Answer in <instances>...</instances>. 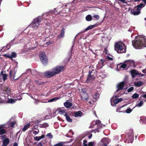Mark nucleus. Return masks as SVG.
<instances>
[{
    "label": "nucleus",
    "mask_w": 146,
    "mask_h": 146,
    "mask_svg": "<svg viewBox=\"0 0 146 146\" xmlns=\"http://www.w3.org/2000/svg\"><path fill=\"white\" fill-rule=\"evenodd\" d=\"M6 133L5 129H4V127L3 125L0 126V135H2Z\"/></svg>",
    "instance_id": "nucleus-18"
},
{
    "label": "nucleus",
    "mask_w": 146,
    "mask_h": 146,
    "mask_svg": "<svg viewBox=\"0 0 146 146\" xmlns=\"http://www.w3.org/2000/svg\"><path fill=\"white\" fill-rule=\"evenodd\" d=\"M41 20L40 17L34 19L30 24L32 28H37L40 25Z\"/></svg>",
    "instance_id": "nucleus-3"
},
{
    "label": "nucleus",
    "mask_w": 146,
    "mask_h": 146,
    "mask_svg": "<svg viewBox=\"0 0 146 146\" xmlns=\"http://www.w3.org/2000/svg\"><path fill=\"white\" fill-rule=\"evenodd\" d=\"M9 76L10 78H12L13 76L12 72L11 70L9 72Z\"/></svg>",
    "instance_id": "nucleus-51"
},
{
    "label": "nucleus",
    "mask_w": 146,
    "mask_h": 146,
    "mask_svg": "<svg viewBox=\"0 0 146 146\" xmlns=\"http://www.w3.org/2000/svg\"><path fill=\"white\" fill-rule=\"evenodd\" d=\"M15 123H16V122L15 121H13V122H12L10 124V126L11 127H14V125Z\"/></svg>",
    "instance_id": "nucleus-42"
},
{
    "label": "nucleus",
    "mask_w": 146,
    "mask_h": 146,
    "mask_svg": "<svg viewBox=\"0 0 146 146\" xmlns=\"http://www.w3.org/2000/svg\"><path fill=\"white\" fill-rule=\"evenodd\" d=\"M9 139L7 138H5L3 141V145L4 146H6L9 144Z\"/></svg>",
    "instance_id": "nucleus-20"
},
{
    "label": "nucleus",
    "mask_w": 146,
    "mask_h": 146,
    "mask_svg": "<svg viewBox=\"0 0 146 146\" xmlns=\"http://www.w3.org/2000/svg\"><path fill=\"white\" fill-rule=\"evenodd\" d=\"M1 139H5V138L6 137V136H5V135H2V136H1Z\"/></svg>",
    "instance_id": "nucleus-56"
},
{
    "label": "nucleus",
    "mask_w": 146,
    "mask_h": 146,
    "mask_svg": "<svg viewBox=\"0 0 146 146\" xmlns=\"http://www.w3.org/2000/svg\"><path fill=\"white\" fill-rule=\"evenodd\" d=\"M64 144V142H60L58 143L55 144L53 146H63Z\"/></svg>",
    "instance_id": "nucleus-35"
},
{
    "label": "nucleus",
    "mask_w": 146,
    "mask_h": 146,
    "mask_svg": "<svg viewBox=\"0 0 146 146\" xmlns=\"http://www.w3.org/2000/svg\"><path fill=\"white\" fill-rule=\"evenodd\" d=\"M125 63H126L127 69L132 67L135 68L136 66V65L135 64V62L133 60H127L125 61Z\"/></svg>",
    "instance_id": "nucleus-7"
},
{
    "label": "nucleus",
    "mask_w": 146,
    "mask_h": 146,
    "mask_svg": "<svg viewBox=\"0 0 146 146\" xmlns=\"http://www.w3.org/2000/svg\"><path fill=\"white\" fill-rule=\"evenodd\" d=\"M142 72L143 73L146 74V69H145L142 70Z\"/></svg>",
    "instance_id": "nucleus-58"
},
{
    "label": "nucleus",
    "mask_w": 146,
    "mask_h": 146,
    "mask_svg": "<svg viewBox=\"0 0 146 146\" xmlns=\"http://www.w3.org/2000/svg\"><path fill=\"white\" fill-rule=\"evenodd\" d=\"M58 110L59 111V113L60 114L64 115L65 116V114H67L64 110H62L60 108H58Z\"/></svg>",
    "instance_id": "nucleus-24"
},
{
    "label": "nucleus",
    "mask_w": 146,
    "mask_h": 146,
    "mask_svg": "<svg viewBox=\"0 0 146 146\" xmlns=\"http://www.w3.org/2000/svg\"><path fill=\"white\" fill-rule=\"evenodd\" d=\"M1 75L3 76V81H5L7 79V74H3V72L2 71L1 72Z\"/></svg>",
    "instance_id": "nucleus-21"
},
{
    "label": "nucleus",
    "mask_w": 146,
    "mask_h": 146,
    "mask_svg": "<svg viewBox=\"0 0 146 146\" xmlns=\"http://www.w3.org/2000/svg\"><path fill=\"white\" fill-rule=\"evenodd\" d=\"M65 29L64 28H62L61 32L60 34L58 36V38H61L64 37V34Z\"/></svg>",
    "instance_id": "nucleus-19"
},
{
    "label": "nucleus",
    "mask_w": 146,
    "mask_h": 146,
    "mask_svg": "<svg viewBox=\"0 0 146 146\" xmlns=\"http://www.w3.org/2000/svg\"><path fill=\"white\" fill-rule=\"evenodd\" d=\"M86 19L88 21H90L92 20V17L90 15H88L86 17Z\"/></svg>",
    "instance_id": "nucleus-30"
},
{
    "label": "nucleus",
    "mask_w": 146,
    "mask_h": 146,
    "mask_svg": "<svg viewBox=\"0 0 146 146\" xmlns=\"http://www.w3.org/2000/svg\"><path fill=\"white\" fill-rule=\"evenodd\" d=\"M7 47H9L7 48V49H9L10 47V46L9 44H8L7 45L6 48H7Z\"/></svg>",
    "instance_id": "nucleus-55"
},
{
    "label": "nucleus",
    "mask_w": 146,
    "mask_h": 146,
    "mask_svg": "<svg viewBox=\"0 0 146 146\" xmlns=\"http://www.w3.org/2000/svg\"><path fill=\"white\" fill-rule=\"evenodd\" d=\"M139 94L137 93H135L131 97L133 99H136L138 98L139 97Z\"/></svg>",
    "instance_id": "nucleus-32"
},
{
    "label": "nucleus",
    "mask_w": 146,
    "mask_h": 146,
    "mask_svg": "<svg viewBox=\"0 0 146 146\" xmlns=\"http://www.w3.org/2000/svg\"><path fill=\"white\" fill-rule=\"evenodd\" d=\"M143 104V102L142 101H141L138 104V106L139 107L141 106Z\"/></svg>",
    "instance_id": "nucleus-50"
},
{
    "label": "nucleus",
    "mask_w": 146,
    "mask_h": 146,
    "mask_svg": "<svg viewBox=\"0 0 146 146\" xmlns=\"http://www.w3.org/2000/svg\"><path fill=\"white\" fill-rule=\"evenodd\" d=\"M34 139L35 140L38 141L41 139L40 136H36L34 137Z\"/></svg>",
    "instance_id": "nucleus-46"
},
{
    "label": "nucleus",
    "mask_w": 146,
    "mask_h": 146,
    "mask_svg": "<svg viewBox=\"0 0 146 146\" xmlns=\"http://www.w3.org/2000/svg\"><path fill=\"white\" fill-rule=\"evenodd\" d=\"M93 71H94V70H93L91 71L90 70L89 71L88 76L86 81V83H88L89 82L92 78V75L91 73Z\"/></svg>",
    "instance_id": "nucleus-13"
},
{
    "label": "nucleus",
    "mask_w": 146,
    "mask_h": 146,
    "mask_svg": "<svg viewBox=\"0 0 146 146\" xmlns=\"http://www.w3.org/2000/svg\"><path fill=\"white\" fill-rule=\"evenodd\" d=\"M131 13L134 15H137L140 13V11L137 8L135 7L131 11Z\"/></svg>",
    "instance_id": "nucleus-10"
},
{
    "label": "nucleus",
    "mask_w": 146,
    "mask_h": 146,
    "mask_svg": "<svg viewBox=\"0 0 146 146\" xmlns=\"http://www.w3.org/2000/svg\"><path fill=\"white\" fill-rule=\"evenodd\" d=\"M105 61V60L104 59H101L100 60L99 63L100 64H101L102 66L104 65V62Z\"/></svg>",
    "instance_id": "nucleus-38"
},
{
    "label": "nucleus",
    "mask_w": 146,
    "mask_h": 146,
    "mask_svg": "<svg viewBox=\"0 0 146 146\" xmlns=\"http://www.w3.org/2000/svg\"><path fill=\"white\" fill-rule=\"evenodd\" d=\"M132 110L129 108H127L125 111V112L127 113H130L132 111Z\"/></svg>",
    "instance_id": "nucleus-43"
},
{
    "label": "nucleus",
    "mask_w": 146,
    "mask_h": 146,
    "mask_svg": "<svg viewBox=\"0 0 146 146\" xmlns=\"http://www.w3.org/2000/svg\"><path fill=\"white\" fill-rule=\"evenodd\" d=\"M97 94L96 93L94 94V95L93 96V99H94L95 100H96L97 99Z\"/></svg>",
    "instance_id": "nucleus-47"
},
{
    "label": "nucleus",
    "mask_w": 146,
    "mask_h": 146,
    "mask_svg": "<svg viewBox=\"0 0 146 146\" xmlns=\"http://www.w3.org/2000/svg\"><path fill=\"white\" fill-rule=\"evenodd\" d=\"M40 138L41 139L44 138V135H42L41 136H40Z\"/></svg>",
    "instance_id": "nucleus-62"
},
{
    "label": "nucleus",
    "mask_w": 146,
    "mask_h": 146,
    "mask_svg": "<svg viewBox=\"0 0 146 146\" xmlns=\"http://www.w3.org/2000/svg\"><path fill=\"white\" fill-rule=\"evenodd\" d=\"M16 100H15L12 99H9L7 103H13L15 102Z\"/></svg>",
    "instance_id": "nucleus-36"
},
{
    "label": "nucleus",
    "mask_w": 146,
    "mask_h": 146,
    "mask_svg": "<svg viewBox=\"0 0 146 146\" xmlns=\"http://www.w3.org/2000/svg\"><path fill=\"white\" fill-rule=\"evenodd\" d=\"M39 56L42 64L46 66L48 63V58L45 52H41L39 54Z\"/></svg>",
    "instance_id": "nucleus-4"
},
{
    "label": "nucleus",
    "mask_w": 146,
    "mask_h": 146,
    "mask_svg": "<svg viewBox=\"0 0 146 146\" xmlns=\"http://www.w3.org/2000/svg\"><path fill=\"white\" fill-rule=\"evenodd\" d=\"M13 146H18V144L17 143H15Z\"/></svg>",
    "instance_id": "nucleus-63"
},
{
    "label": "nucleus",
    "mask_w": 146,
    "mask_h": 146,
    "mask_svg": "<svg viewBox=\"0 0 146 146\" xmlns=\"http://www.w3.org/2000/svg\"><path fill=\"white\" fill-rule=\"evenodd\" d=\"M48 126V125L46 123H44L42 124L41 125L40 127L41 128H46Z\"/></svg>",
    "instance_id": "nucleus-37"
},
{
    "label": "nucleus",
    "mask_w": 146,
    "mask_h": 146,
    "mask_svg": "<svg viewBox=\"0 0 146 146\" xmlns=\"http://www.w3.org/2000/svg\"><path fill=\"white\" fill-rule=\"evenodd\" d=\"M61 98V97L60 96L58 97H57L54 98H52L50 100H49L48 101V102H52L53 101H55L58 100L59 99H60Z\"/></svg>",
    "instance_id": "nucleus-26"
},
{
    "label": "nucleus",
    "mask_w": 146,
    "mask_h": 146,
    "mask_svg": "<svg viewBox=\"0 0 146 146\" xmlns=\"http://www.w3.org/2000/svg\"><path fill=\"white\" fill-rule=\"evenodd\" d=\"M30 126V124L29 123L25 125L23 129V131H25Z\"/></svg>",
    "instance_id": "nucleus-31"
},
{
    "label": "nucleus",
    "mask_w": 146,
    "mask_h": 146,
    "mask_svg": "<svg viewBox=\"0 0 146 146\" xmlns=\"http://www.w3.org/2000/svg\"><path fill=\"white\" fill-rule=\"evenodd\" d=\"M82 112L80 111H78L75 112L74 113V116L76 117H81L82 115Z\"/></svg>",
    "instance_id": "nucleus-22"
},
{
    "label": "nucleus",
    "mask_w": 146,
    "mask_h": 146,
    "mask_svg": "<svg viewBox=\"0 0 146 146\" xmlns=\"http://www.w3.org/2000/svg\"><path fill=\"white\" fill-rule=\"evenodd\" d=\"M68 100H67L64 103V106L67 108H70L72 106V103L69 102Z\"/></svg>",
    "instance_id": "nucleus-15"
},
{
    "label": "nucleus",
    "mask_w": 146,
    "mask_h": 146,
    "mask_svg": "<svg viewBox=\"0 0 146 146\" xmlns=\"http://www.w3.org/2000/svg\"><path fill=\"white\" fill-rule=\"evenodd\" d=\"M39 132V131L38 130V131H33V133L34 134H35V135L38 134Z\"/></svg>",
    "instance_id": "nucleus-52"
},
{
    "label": "nucleus",
    "mask_w": 146,
    "mask_h": 146,
    "mask_svg": "<svg viewBox=\"0 0 146 146\" xmlns=\"http://www.w3.org/2000/svg\"><path fill=\"white\" fill-rule=\"evenodd\" d=\"M35 82L37 84L39 85H41L43 84V83H45V82H43L41 81L40 80H35Z\"/></svg>",
    "instance_id": "nucleus-39"
},
{
    "label": "nucleus",
    "mask_w": 146,
    "mask_h": 146,
    "mask_svg": "<svg viewBox=\"0 0 146 146\" xmlns=\"http://www.w3.org/2000/svg\"><path fill=\"white\" fill-rule=\"evenodd\" d=\"M46 136L48 137L50 139H52L53 138V135L51 134V133H50L47 134Z\"/></svg>",
    "instance_id": "nucleus-44"
},
{
    "label": "nucleus",
    "mask_w": 146,
    "mask_h": 146,
    "mask_svg": "<svg viewBox=\"0 0 146 146\" xmlns=\"http://www.w3.org/2000/svg\"><path fill=\"white\" fill-rule=\"evenodd\" d=\"M66 119L67 121L69 122H71L72 121V119L67 114H65Z\"/></svg>",
    "instance_id": "nucleus-27"
},
{
    "label": "nucleus",
    "mask_w": 146,
    "mask_h": 146,
    "mask_svg": "<svg viewBox=\"0 0 146 146\" xmlns=\"http://www.w3.org/2000/svg\"><path fill=\"white\" fill-rule=\"evenodd\" d=\"M5 56L8 58H10L12 60H13V58H12V57H11V55L9 54H5Z\"/></svg>",
    "instance_id": "nucleus-48"
},
{
    "label": "nucleus",
    "mask_w": 146,
    "mask_h": 146,
    "mask_svg": "<svg viewBox=\"0 0 146 146\" xmlns=\"http://www.w3.org/2000/svg\"><path fill=\"white\" fill-rule=\"evenodd\" d=\"M121 2H122L123 3H126V2H125V0H119Z\"/></svg>",
    "instance_id": "nucleus-54"
},
{
    "label": "nucleus",
    "mask_w": 146,
    "mask_h": 146,
    "mask_svg": "<svg viewBox=\"0 0 146 146\" xmlns=\"http://www.w3.org/2000/svg\"><path fill=\"white\" fill-rule=\"evenodd\" d=\"M96 26V25H92L91 26L88 27L84 31H81L80 33H83L84 32L87 31L88 30H90L91 29H92L95 27Z\"/></svg>",
    "instance_id": "nucleus-17"
},
{
    "label": "nucleus",
    "mask_w": 146,
    "mask_h": 146,
    "mask_svg": "<svg viewBox=\"0 0 146 146\" xmlns=\"http://www.w3.org/2000/svg\"><path fill=\"white\" fill-rule=\"evenodd\" d=\"M120 67V68H119V69H120L121 68H123V69H125L126 68V69H127L126 63H125V61L124 62V63H123L122 64Z\"/></svg>",
    "instance_id": "nucleus-28"
},
{
    "label": "nucleus",
    "mask_w": 146,
    "mask_h": 146,
    "mask_svg": "<svg viewBox=\"0 0 146 146\" xmlns=\"http://www.w3.org/2000/svg\"><path fill=\"white\" fill-rule=\"evenodd\" d=\"M71 9H70V8H66L65 9H64L62 11L59 12V13L58 14H61V13H67L70 11V10Z\"/></svg>",
    "instance_id": "nucleus-16"
},
{
    "label": "nucleus",
    "mask_w": 146,
    "mask_h": 146,
    "mask_svg": "<svg viewBox=\"0 0 146 146\" xmlns=\"http://www.w3.org/2000/svg\"><path fill=\"white\" fill-rule=\"evenodd\" d=\"M122 100L123 99L121 98H116L113 100V102L115 104H116Z\"/></svg>",
    "instance_id": "nucleus-25"
},
{
    "label": "nucleus",
    "mask_w": 146,
    "mask_h": 146,
    "mask_svg": "<svg viewBox=\"0 0 146 146\" xmlns=\"http://www.w3.org/2000/svg\"><path fill=\"white\" fill-rule=\"evenodd\" d=\"M127 135L128 138L126 139V140L128 143H132L134 138L133 130L130 129L129 132H127Z\"/></svg>",
    "instance_id": "nucleus-5"
},
{
    "label": "nucleus",
    "mask_w": 146,
    "mask_h": 146,
    "mask_svg": "<svg viewBox=\"0 0 146 146\" xmlns=\"http://www.w3.org/2000/svg\"><path fill=\"white\" fill-rule=\"evenodd\" d=\"M94 143L93 142H90L88 143V146H94Z\"/></svg>",
    "instance_id": "nucleus-41"
},
{
    "label": "nucleus",
    "mask_w": 146,
    "mask_h": 146,
    "mask_svg": "<svg viewBox=\"0 0 146 146\" xmlns=\"http://www.w3.org/2000/svg\"><path fill=\"white\" fill-rule=\"evenodd\" d=\"M37 146H43V145L40 142H39Z\"/></svg>",
    "instance_id": "nucleus-57"
},
{
    "label": "nucleus",
    "mask_w": 146,
    "mask_h": 146,
    "mask_svg": "<svg viewBox=\"0 0 146 146\" xmlns=\"http://www.w3.org/2000/svg\"><path fill=\"white\" fill-rule=\"evenodd\" d=\"M134 89V87H131L129 88L127 90L128 92H130L132 91Z\"/></svg>",
    "instance_id": "nucleus-45"
},
{
    "label": "nucleus",
    "mask_w": 146,
    "mask_h": 146,
    "mask_svg": "<svg viewBox=\"0 0 146 146\" xmlns=\"http://www.w3.org/2000/svg\"><path fill=\"white\" fill-rule=\"evenodd\" d=\"M92 134H90V135H89L88 136V138L89 139H90L91 138V137H92Z\"/></svg>",
    "instance_id": "nucleus-59"
},
{
    "label": "nucleus",
    "mask_w": 146,
    "mask_h": 146,
    "mask_svg": "<svg viewBox=\"0 0 146 146\" xmlns=\"http://www.w3.org/2000/svg\"><path fill=\"white\" fill-rule=\"evenodd\" d=\"M126 84L125 82L124 81H122L118 84L117 85V88L116 90V92H117L119 90L123 89L124 86Z\"/></svg>",
    "instance_id": "nucleus-8"
},
{
    "label": "nucleus",
    "mask_w": 146,
    "mask_h": 146,
    "mask_svg": "<svg viewBox=\"0 0 146 146\" xmlns=\"http://www.w3.org/2000/svg\"><path fill=\"white\" fill-rule=\"evenodd\" d=\"M81 99L83 101L86 102L89 99V96L87 93L84 92L81 96Z\"/></svg>",
    "instance_id": "nucleus-11"
},
{
    "label": "nucleus",
    "mask_w": 146,
    "mask_h": 146,
    "mask_svg": "<svg viewBox=\"0 0 146 146\" xmlns=\"http://www.w3.org/2000/svg\"><path fill=\"white\" fill-rule=\"evenodd\" d=\"M143 84V82L141 81H139L138 82H135L134 84V85L137 87L140 86Z\"/></svg>",
    "instance_id": "nucleus-29"
},
{
    "label": "nucleus",
    "mask_w": 146,
    "mask_h": 146,
    "mask_svg": "<svg viewBox=\"0 0 146 146\" xmlns=\"http://www.w3.org/2000/svg\"><path fill=\"white\" fill-rule=\"evenodd\" d=\"M141 120L143 123H146V116L141 117Z\"/></svg>",
    "instance_id": "nucleus-33"
},
{
    "label": "nucleus",
    "mask_w": 146,
    "mask_h": 146,
    "mask_svg": "<svg viewBox=\"0 0 146 146\" xmlns=\"http://www.w3.org/2000/svg\"><path fill=\"white\" fill-rule=\"evenodd\" d=\"M140 74L139 75L141 76V77H143V76H145V75L144 74H141V73H140Z\"/></svg>",
    "instance_id": "nucleus-64"
},
{
    "label": "nucleus",
    "mask_w": 146,
    "mask_h": 146,
    "mask_svg": "<svg viewBox=\"0 0 146 146\" xmlns=\"http://www.w3.org/2000/svg\"><path fill=\"white\" fill-rule=\"evenodd\" d=\"M64 69V66H57L52 69V71H54L56 75L61 72Z\"/></svg>",
    "instance_id": "nucleus-6"
},
{
    "label": "nucleus",
    "mask_w": 146,
    "mask_h": 146,
    "mask_svg": "<svg viewBox=\"0 0 146 146\" xmlns=\"http://www.w3.org/2000/svg\"><path fill=\"white\" fill-rule=\"evenodd\" d=\"M56 75L54 71H47L44 73V76L47 78H50Z\"/></svg>",
    "instance_id": "nucleus-9"
},
{
    "label": "nucleus",
    "mask_w": 146,
    "mask_h": 146,
    "mask_svg": "<svg viewBox=\"0 0 146 146\" xmlns=\"http://www.w3.org/2000/svg\"><path fill=\"white\" fill-rule=\"evenodd\" d=\"M132 45L135 48L140 49L143 47H146V39L143 35L140 36L137 40L132 41Z\"/></svg>",
    "instance_id": "nucleus-1"
},
{
    "label": "nucleus",
    "mask_w": 146,
    "mask_h": 146,
    "mask_svg": "<svg viewBox=\"0 0 146 146\" xmlns=\"http://www.w3.org/2000/svg\"><path fill=\"white\" fill-rule=\"evenodd\" d=\"M3 90L7 93H9L10 92V88L7 87H4Z\"/></svg>",
    "instance_id": "nucleus-34"
},
{
    "label": "nucleus",
    "mask_w": 146,
    "mask_h": 146,
    "mask_svg": "<svg viewBox=\"0 0 146 146\" xmlns=\"http://www.w3.org/2000/svg\"><path fill=\"white\" fill-rule=\"evenodd\" d=\"M107 58L109 60H113V58L111 57H109V56H108L107 57Z\"/></svg>",
    "instance_id": "nucleus-53"
},
{
    "label": "nucleus",
    "mask_w": 146,
    "mask_h": 146,
    "mask_svg": "<svg viewBox=\"0 0 146 146\" xmlns=\"http://www.w3.org/2000/svg\"><path fill=\"white\" fill-rule=\"evenodd\" d=\"M131 73L133 78L135 77L137 75L140 74V73H138L137 71L134 69L132 70L131 71Z\"/></svg>",
    "instance_id": "nucleus-14"
},
{
    "label": "nucleus",
    "mask_w": 146,
    "mask_h": 146,
    "mask_svg": "<svg viewBox=\"0 0 146 146\" xmlns=\"http://www.w3.org/2000/svg\"><path fill=\"white\" fill-rule=\"evenodd\" d=\"M145 6V5L143 3H141L139 5L135 6L137 8V9H138L140 11L142 8Z\"/></svg>",
    "instance_id": "nucleus-23"
},
{
    "label": "nucleus",
    "mask_w": 146,
    "mask_h": 146,
    "mask_svg": "<svg viewBox=\"0 0 146 146\" xmlns=\"http://www.w3.org/2000/svg\"><path fill=\"white\" fill-rule=\"evenodd\" d=\"M101 123V121L100 120H96L95 123V125H97V127L98 128L97 129H95L94 130H93V131H97L98 132V129H100L102 127V126H101V125H102V124H101V125H100V124Z\"/></svg>",
    "instance_id": "nucleus-12"
},
{
    "label": "nucleus",
    "mask_w": 146,
    "mask_h": 146,
    "mask_svg": "<svg viewBox=\"0 0 146 146\" xmlns=\"http://www.w3.org/2000/svg\"><path fill=\"white\" fill-rule=\"evenodd\" d=\"M82 146H88V144H87L85 143H83Z\"/></svg>",
    "instance_id": "nucleus-61"
},
{
    "label": "nucleus",
    "mask_w": 146,
    "mask_h": 146,
    "mask_svg": "<svg viewBox=\"0 0 146 146\" xmlns=\"http://www.w3.org/2000/svg\"><path fill=\"white\" fill-rule=\"evenodd\" d=\"M115 50L118 53H125L126 51V46L122 42H116L115 44Z\"/></svg>",
    "instance_id": "nucleus-2"
},
{
    "label": "nucleus",
    "mask_w": 146,
    "mask_h": 146,
    "mask_svg": "<svg viewBox=\"0 0 146 146\" xmlns=\"http://www.w3.org/2000/svg\"><path fill=\"white\" fill-rule=\"evenodd\" d=\"M141 96H142V97H143L144 98H146V94L145 95H143L142 96H141Z\"/></svg>",
    "instance_id": "nucleus-60"
},
{
    "label": "nucleus",
    "mask_w": 146,
    "mask_h": 146,
    "mask_svg": "<svg viewBox=\"0 0 146 146\" xmlns=\"http://www.w3.org/2000/svg\"><path fill=\"white\" fill-rule=\"evenodd\" d=\"M93 17H94L96 18L97 20H98L99 19V17L98 15H93Z\"/></svg>",
    "instance_id": "nucleus-49"
},
{
    "label": "nucleus",
    "mask_w": 146,
    "mask_h": 146,
    "mask_svg": "<svg viewBox=\"0 0 146 146\" xmlns=\"http://www.w3.org/2000/svg\"><path fill=\"white\" fill-rule=\"evenodd\" d=\"M17 56V54L15 52H12L11 53V57H12V58H15Z\"/></svg>",
    "instance_id": "nucleus-40"
}]
</instances>
